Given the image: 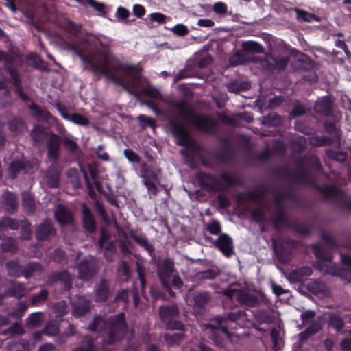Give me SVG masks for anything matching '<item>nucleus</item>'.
<instances>
[{"instance_id":"obj_49","label":"nucleus","mask_w":351,"mask_h":351,"mask_svg":"<svg viewBox=\"0 0 351 351\" xmlns=\"http://www.w3.org/2000/svg\"><path fill=\"white\" fill-rule=\"evenodd\" d=\"M10 130L16 134L23 133L27 130L25 122L21 118L14 117L9 122Z\"/></svg>"},{"instance_id":"obj_50","label":"nucleus","mask_w":351,"mask_h":351,"mask_svg":"<svg viewBox=\"0 0 351 351\" xmlns=\"http://www.w3.org/2000/svg\"><path fill=\"white\" fill-rule=\"evenodd\" d=\"M323 126L325 131L332 136L336 140L339 141L341 138V130L337 128L334 122L325 121L323 123Z\"/></svg>"},{"instance_id":"obj_56","label":"nucleus","mask_w":351,"mask_h":351,"mask_svg":"<svg viewBox=\"0 0 351 351\" xmlns=\"http://www.w3.org/2000/svg\"><path fill=\"white\" fill-rule=\"evenodd\" d=\"M326 154L329 158L339 162H345L347 158V154L343 151L328 149L326 150Z\"/></svg>"},{"instance_id":"obj_53","label":"nucleus","mask_w":351,"mask_h":351,"mask_svg":"<svg viewBox=\"0 0 351 351\" xmlns=\"http://www.w3.org/2000/svg\"><path fill=\"white\" fill-rule=\"evenodd\" d=\"M282 117L276 112H271L265 116L263 118V124L269 126H279L282 124Z\"/></svg>"},{"instance_id":"obj_26","label":"nucleus","mask_w":351,"mask_h":351,"mask_svg":"<svg viewBox=\"0 0 351 351\" xmlns=\"http://www.w3.org/2000/svg\"><path fill=\"white\" fill-rule=\"evenodd\" d=\"M138 230L131 229L129 231L130 236L133 239V240L141 247H143L145 250H146L148 254L151 257L155 256V247L154 246L150 243L147 239L145 235L140 232V234H138Z\"/></svg>"},{"instance_id":"obj_8","label":"nucleus","mask_w":351,"mask_h":351,"mask_svg":"<svg viewBox=\"0 0 351 351\" xmlns=\"http://www.w3.org/2000/svg\"><path fill=\"white\" fill-rule=\"evenodd\" d=\"M174 262L169 258H163L156 263V272L158 278L164 288L171 297L174 298L176 294L171 289L170 282L174 275Z\"/></svg>"},{"instance_id":"obj_46","label":"nucleus","mask_w":351,"mask_h":351,"mask_svg":"<svg viewBox=\"0 0 351 351\" xmlns=\"http://www.w3.org/2000/svg\"><path fill=\"white\" fill-rule=\"evenodd\" d=\"M5 267L8 271V274L10 276L19 278L23 275L22 265H21L16 261H8L5 263Z\"/></svg>"},{"instance_id":"obj_10","label":"nucleus","mask_w":351,"mask_h":351,"mask_svg":"<svg viewBox=\"0 0 351 351\" xmlns=\"http://www.w3.org/2000/svg\"><path fill=\"white\" fill-rule=\"evenodd\" d=\"M223 294L230 301L236 300L241 306L256 307L260 302L257 296L241 289H227Z\"/></svg>"},{"instance_id":"obj_25","label":"nucleus","mask_w":351,"mask_h":351,"mask_svg":"<svg viewBox=\"0 0 351 351\" xmlns=\"http://www.w3.org/2000/svg\"><path fill=\"white\" fill-rule=\"evenodd\" d=\"M314 188L323 195L326 201H329L332 198L341 199L343 196V191L335 185L321 186L315 184Z\"/></svg>"},{"instance_id":"obj_32","label":"nucleus","mask_w":351,"mask_h":351,"mask_svg":"<svg viewBox=\"0 0 351 351\" xmlns=\"http://www.w3.org/2000/svg\"><path fill=\"white\" fill-rule=\"evenodd\" d=\"M79 277L83 280L92 278L95 274V269L89 260H84L78 265Z\"/></svg>"},{"instance_id":"obj_20","label":"nucleus","mask_w":351,"mask_h":351,"mask_svg":"<svg viewBox=\"0 0 351 351\" xmlns=\"http://www.w3.org/2000/svg\"><path fill=\"white\" fill-rule=\"evenodd\" d=\"M56 234V230L53 223L49 220H45L35 230L36 238L39 241H48L54 237Z\"/></svg>"},{"instance_id":"obj_22","label":"nucleus","mask_w":351,"mask_h":351,"mask_svg":"<svg viewBox=\"0 0 351 351\" xmlns=\"http://www.w3.org/2000/svg\"><path fill=\"white\" fill-rule=\"evenodd\" d=\"M77 54L85 64L84 69L91 71L94 73L106 74L108 73V69L96 63L90 55L86 54L82 50L77 51Z\"/></svg>"},{"instance_id":"obj_63","label":"nucleus","mask_w":351,"mask_h":351,"mask_svg":"<svg viewBox=\"0 0 351 351\" xmlns=\"http://www.w3.org/2000/svg\"><path fill=\"white\" fill-rule=\"evenodd\" d=\"M291 230L298 233L300 235L308 236L311 234V228L306 225L293 222L291 226Z\"/></svg>"},{"instance_id":"obj_61","label":"nucleus","mask_w":351,"mask_h":351,"mask_svg":"<svg viewBox=\"0 0 351 351\" xmlns=\"http://www.w3.org/2000/svg\"><path fill=\"white\" fill-rule=\"evenodd\" d=\"M49 291L46 289H41L38 293L34 294L31 298L32 305H37L47 300Z\"/></svg>"},{"instance_id":"obj_18","label":"nucleus","mask_w":351,"mask_h":351,"mask_svg":"<svg viewBox=\"0 0 351 351\" xmlns=\"http://www.w3.org/2000/svg\"><path fill=\"white\" fill-rule=\"evenodd\" d=\"M247 319V314L243 310L226 312L222 315H218L214 319L217 324L228 325L229 329L232 323H236L239 321L244 322Z\"/></svg>"},{"instance_id":"obj_58","label":"nucleus","mask_w":351,"mask_h":351,"mask_svg":"<svg viewBox=\"0 0 351 351\" xmlns=\"http://www.w3.org/2000/svg\"><path fill=\"white\" fill-rule=\"evenodd\" d=\"M27 308L28 306L25 302H19L16 308L12 311L9 313V315L15 319H20L24 316Z\"/></svg>"},{"instance_id":"obj_38","label":"nucleus","mask_w":351,"mask_h":351,"mask_svg":"<svg viewBox=\"0 0 351 351\" xmlns=\"http://www.w3.org/2000/svg\"><path fill=\"white\" fill-rule=\"evenodd\" d=\"M109 284L108 282L102 279L96 289L95 300L97 302H104L106 301L109 295Z\"/></svg>"},{"instance_id":"obj_54","label":"nucleus","mask_w":351,"mask_h":351,"mask_svg":"<svg viewBox=\"0 0 351 351\" xmlns=\"http://www.w3.org/2000/svg\"><path fill=\"white\" fill-rule=\"evenodd\" d=\"M13 64L14 63H10L9 64L5 65L4 68L10 76L13 86H19V84H21V80L19 77V71L13 66Z\"/></svg>"},{"instance_id":"obj_44","label":"nucleus","mask_w":351,"mask_h":351,"mask_svg":"<svg viewBox=\"0 0 351 351\" xmlns=\"http://www.w3.org/2000/svg\"><path fill=\"white\" fill-rule=\"evenodd\" d=\"M43 271V267L40 263L37 262H29L27 265L22 266V276L26 279L30 278L34 273H41Z\"/></svg>"},{"instance_id":"obj_27","label":"nucleus","mask_w":351,"mask_h":351,"mask_svg":"<svg viewBox=\"0 0 351 351\" xmlns=\"http://www.w3.org/2000/svg\"><path fill=\"white\" fill-rule=\"evenodd\" d=\"M82 224L84 228L90 234H93L97 230V223L90 208L86 204L82 205Z\"/></svg>"},{"instance_id":"obj_3","label":"nucleus","mask_w":351,"mask_h":351,"mask_svg":"<svg viewBox=\"0 0 351 351\" xmlns=\"http://www.w3.org/2000/svg\"><path fill=\"white\" fill-rule=\"evenodd\" d=\"M87 330L97 333L107 330L106 343L111 346L124 339L128 331V325L125 313L121 312L110 317L108 320L101 315H95Z\"/></svg>"},{"instance_id":"obj_1","label":"nucleus","mask_w":351,"mask_h":351,"mask_svg":"<svg viewBox=\"0 0 351 351\" xmlns=\"http://www.w3.org/2000/svg\"><path fill=\"white\" fill-rule=\"evenodd\" d=\"M108 73L102 74L106 76L114 84L121 86L130 95L134 97L145 96L153 99L159 100L162 97L160 92L154 87L149 80L143 75V68L140 64H130L118 62L114 70H119L130 80L119 77L110 68H106Z\"/></svg>"},{"instance_id":"obj_48","label":"nucleus","mask_w":351,"mask_h":351,"mask_svg":"<svg viewBox=\"0 0 351 351\" xmlns=\"http://www.w3.org/2000/svg\"><path fill=\"white\" fill-rule=\"evenodd\" d=\"M243 50L249 53H263L265 52L263 46L254 41H246L242 45Z\"/></svg>"},{"instance_id":"obj_39","label":"nucleus","mask_w":351,"mask_h":351,"mask_svg":"<svg viewBox=\"0 0 351 351\" xmlns=\"http://www.w3.org/2000/svg\"><path fill=\"white\" fill-rule=\"evenodd\" d=\"M22 205L23 210L27 215H32L36 210V205L33 196L30 193L23 191L21 193Z\"/></svg>"},{"instance_id":"obj_59","label":"nucleus","mask_w":351,"mask_h":351,"mask_svg":"<svg viewBox=\"0 0 351 351\" xmlns=\"http://www.w3.org/2000/svg\"><path fill=\"white\" fill-rule=\"evenodd\" d=\"M21 236L20 239L21 240L27 241L31 239L32 237V229H31V224L27 220L21 221Z\"/></svg>"},{"instance_id":"obj_52","label":"nucleus","mask_w":351,"mask_h":351,"mask_svg":"<svg viewBox=\"0 0 351 351\" xmlns=\"http://www.w3.org/2000/svg\"><path fill=\"white\" fill-rule=\"evenodd\" d=\"M247 61L246 56L239 51H237L232 55L228 60L230 65L232 66L245 64Z\"/></svg>"},{"instance_id":"obj_51","label":"nucleus","mask_w":351,"mask_h":351,"mask_svg":"<svg viewBox=\"0 0 351 351\" xmlns=\"http://www.w3.org/2000/svg\"><path fill=\"white\" fill-rule=\"evenodd\" d=\"M228 92L232 93H238L243 90H246L250 88L247 82H239L237 81H232L226 85Z\"/></svg>"},{"instance_id":"obj_7","label":"nucleus","mask_w":351,"mask_h":351,"mask_svg":"<svg viewBox=\"0 0 351 351\" xmlns=\"http://www.w3.org/2000/svg\"><path fill=\"white\" fill-rule=\"evenodd\" d=\"M158 315L167 330L185 331L184 324L179 320L180 310L177 304L160 306L158 308Z\"/></svg>"},{"instance_id":"obj_33","label":"nucleus","mask_w":351,"mask_h":351,"mask_svg":"<svg viewBox=\"0 0 351 351\" xmlns=\"http://www.w3.org/2000/svg\"><path fill=\"white\" fill-rule=\"evenodd\" d=\"M308 291L315 295L328 296L330 294L326 283L319 280H315L307 285Z\"/></svg>"},{"instance_id":"obj_31","label":"nucleus","mask_w":351,"mask_h":351,"mask_svg":"<svg viewBox=\"0 0 351 351\" xmlns=\"http://www.w3.org/2000/svg\"><path fill=\"white\" fill-rule=\"evenodd\" d=\"M194 308L199 310V313H204L205 306L211 300V295L209 291H198L193 295Z\"/></svg>"},{"instance_id":"obj_60","label":"nucleus","mask_w":351,"mask_h":351,"mask_svg":"<svg viewBox=\"0 0 351 351\" xmlns=\"http://www.w3.org/2000/svg\"><path fill=\"white\" fill-rule=\"evenodd\" d=\"M181 332H177L173 334H165L164 335V339L168 344L170 345L179 344L184 337V331Z\"/></svg>"},{"instance_id":"obj_24","label":"nucleus","mask_w":351,"mask_h":351,"mask_svg":"<svg viewBox=\"0 0 351 351\" xmlns=\"http://www.w3.org/2000/svg\"><path fill=\"white\" fill-rule=\"evenodd\" d=\"M271 222L274 228L278 230L284 228L291 229V226L293 223L291 221L285 208H276V215Z\"/></svg>"},{"instance_id":"obj_41","label":"nucleus","mask_w":351,"mask_h":351,"mask_svg":"<svg viewBox=\"0 0 351 351\" xmlns=\"http://www.w3.org/2000/svg\"><path fill=\"white\" fill-rule=\"evenodd\" d=\"M254 318L259 324H272L275 317L268 309H260L254 312Z\"/></svg>"},{"instance_id":"obj_13","label":"nucleus","mask_w":351,"mask_h":351,"mask_svg":"<svg viewBox=\"0 0 351 351\" xmlns=\"http://www.w3.org/2000/svg\"><path fill=\"white\" fill-rule=\"evenodd\" d=\"M218 248L226 257H230L234 253V246L232 239L227 234H219L217 240H213L212 237L206 238Z\"/></svg>"},{"instance_id":"obj_2","label":"nucleus","mask_w":351,"mask_h":351,"mask_svg":"<svg viewBox=\"0 0 351 351\" xmlns=\"http://www.w3.org/2000/svg\"><path fill=\"white\" fill-rule=\"evenodd\" d=\"M108 73L102 74L106 76L114 84L121 86L130 95L134 97L145 96L153 99L159 100L162 97L160 92L154 87L149 80L143 75V68L140 64H130L118 62L114 70H119L130 80L119 77L110 68H106Z\"/></svg>"},{"instance_id":"obj_55","label":"nucleus","mask_w":351,"mask_h":351,"mask_svg":"<svg viewBox=\"0 0 351 351\" xmlns=\"http://www.w3.org/2000/svg\"><path fill=\"white\" fill-rule=\"evenodd\" d=\"M116 229L117 230L118 233L125 239L124 240H121L120 241L121 250L125 254L130 253V250H129V245H130V241L128 239L127 233L117 223L116 224Z\"/></svg>"},{"instance_id":"obj_36","label":"nucleus","mask_w":351,"mask_h":351,"mask_svg":"<svg viewBox=\"0 0 351 351\" xmlns=\"http://www.w3.org/2000/svg\"><path fill=\"white\" fill-rule=\"evenodd\" d=\"M11 285L5 292L6 295L14 297L21 299L25 295L26 286L25 283L21 282H12Z\"/></svg>"},{"instance_id":"obj_9","label":"nucleus","mask_w":351,"mask_h":351,"mask_svg":"<svg viewBox=\"0 0 351 351\" xmlns=\"http://www.w3.org/2000/svg\"><path fill=\"white\" fill-rule=\"evenodd\" d=\"M299 246V242L287 239L279 243L274 244V250L278 261L283 265L288 264L292 259L293 250H296Z\"/></svg>"},{"instance_id":"obj_30","label":"nucleus","mask_w":351,"mask_h":351,"mask_svg":"<svg viewBox=\"0 0 351 351\" xmlns=\"http://www.w3.org/2000/svg\"><path fill=\"white\" fill-rule=\"evenodd\" d=\"M29 161L22 160H12L8 167V178L12 180L16 179L20 172L29 167Z\"/></svg>"},{"instance_id":"obj_62","label":"nucleus","mask_w":351,"mask_h":351,"mask_svg":"<svg viewBox=\"0 0 351 351\" xmlns=\"http://www.w3.org/2000/svg\"><path fill=\"white\" fill-rule=\"evenodd\" d=\"M219 275L217 269H209L205 271L197 272V278L199 280H213Z\"/></svg>"},{"instance_id":"obj_28","label":"nucleus","mask_w":351,"mask_h":351,"mask_svg":"<svg viewBox=\"0 0 351 351\" xmlns=\"http://www.w3.org/2000/svg\"><path fill=\"white\" fill-rule=\"evenodd\" d=\"M55 219L62 226H65L71 225L73 223V216L72 213L66 210L62 204H59L55 212Z\"/></svg>"},{"instance_id":"obj_6","label":"nucleus","mask_w":351,"mask_h":351,"mask_svg":"<svg viewBox=\"0 0 351 351\" xmlns=\"http://www.w3.org/2000/svg\"><path fill=\"white\" fill-rule=\"evenodd\" d=\"M195 177L199 186L210 193L226 191L240 184L238 178L227 172L220 175V179L225 184L215 176L205 172H198Z\"/></svg>"},{"instance_id":"obj_15","label":"nucleus","mask_w":351,"mask_h":351,"mask_svg":"<svg viewBox=\"0 0 351 351\" xmlns=\"http://www.w3.org/2000/svg\"><path fill=\"white\" fill-rule=\"evenodd\" d=\"M63 285L64 289L69 291L72 287V278L67 270L53 272L49 275L46 280V284L49 287H53L56 284Z\"/></svg>"},{"instance_id":"obj_35","label":"nucleus","mask_w":351,"mask_h":351,"mask_svg":"<svg viewBox=\"0 0 351 351\" xmlns=\"http://www.w3.org/2000/svg\"><path fill=\"white\" fill-rule=\"evenodd\" d=\"M49 134L40 125H34L30 132V136L36 145H40L45 141H47Z\"/></svg>"},{"instance_id":"obj_17","label":"nucleus","mask_w":351,"mask_h":351,"mask_svg":"<svg viewBox=\"0 0 351 351\" xmlns=\"http://www.w3.org/2000/svg\"><path fill=\"white\" fill-rule=\"evenodd\" d=\"M265 193H271L274 196L276 208H285V200L295 201L297 195L291 188H285L281 193H278L274 187H264Z\"/></svg>"},{"instance_id":"obj_23","label":"nucleus","mask_w":351,"mask_h":351,"mask_svg":"<svg viewBox=\"0 0 351 351\" xmlns=\"http://www.w3.org/2000/svg\"><path fill=\"white\" fill-rule=\"evenodd\" d=\"M62 169L58 162H52L45 173L47 184L50 188H57L60 184Z\"/></svg>"},{"instance_id":"obj_42","label":"nucleus","mask_w":351,"mask_h":351,"mask_svg":"<svg viewBox=\"0 0 351 351\" xmlns=\"http://www.w3.org/2000/svg\"><path fill=\"white\" fill-rule=\"evenodd\" d=\"M1 244V249L3 252L16 254L19 251L18 241L16 239L11 237L3 238Z\"/></svg>"},{"instance_id":"obj_5","label":"nucleus","mask_w":351,"mask_h":351,"mask_svg":"<svg viewBox=\"0 0 351 351\" xmlns=\"http://www.w3.org/2000/svg\"><path fill=\"white\" fill-rule=\"evenodd\" d=\"M179 115L186 119L195 130L204 134L214 135L217 128V122L209 115L195 113L184 101L176 104Z\"/></svg>"},{"instance_id":"obj_57","label":"nucleus","mask_w":351,"mask_h":351,"mask_svg":"<svg viewBox=\"0 0 351 351\" xmlns=\"http://www.w3.org/2000/svg\"><path fill=\"white\" fill-rule=\"evenodd\" d=\"M332 143L333 139L326 136H314L311 140V144L315 147L331 145Z\"/></svg>"},{"instance_id":"obj_19","label":"nucleus","mask_w":351,"mask_h":351,"mask_svg":"<svg viewBox=\"0 0 351 351\" xmlns=\"http://www.w3.org/2000/svg\"><path fill=\"white\" fill-rule=\"evenodd\" d=\"M297 167L298 171L294 175L291 170L283 167L276 169V171L278 173H284L287 178L291 179L297 184L304 183L308 179V169L302 162L298 163Z\"/></svg>"},{"instance_id":"obj_64","label":"nucleus","mask_w":351,"mask_h":351,"mask_svg":"<svg viewBox=\"0 0 351 351\" xmlns=\"http://www.w3.org/2000/svg\"><path fill=\"white\" fill-rule=\"evenodd\" d=\"M141 177L143 182L147 181H159L156 173L149 167L145 168L141 171Z\"/></svg>"},{"instance_id":"obj_4","label":"nucleus","mask_w":351,"mask_h":351,"mask_svg":"<svg viewBox=\"0 0 351 351\" xmlns=\"http://www.w3.org/2000/svg\"><path fill=\"white\" fill-rule=\"evenodd\" d=\"M179 115L186 119L195 130L204 134L214 135L217 128V122L209 115L195 113L184 101L176 104Z\"/></svg>"},{"instance_id":"obj_11","label":"nucleus","mask_w":351,"mask_h":351,"mask_svg":"<svg viewBox=\"0 0 351 351\" xmlns=\"http://www.w3.org/2000/svg\"><path fill=\"white\" fill-rule=\"evenodd\" d=\"M169 129L177 140V145H186L190 140V135L186 125L175 119L169 120Z\"/></svg>"},{"instance_id":"obj_34","label":"nucleus","mask_w":351,"mask_h":351,"mask_svg":"<svg viewBox=\"0 0 351 351\" xmlns=\"http://www.w3.org/2000/svg\"><path fill=\"white\" fill-rule=\"evenodd\" d=\"M2 202L6 207V210L14 213L17 210L18 201L15 193L7 190L2 195Z\"/></svg>"},{"instance_id":"obj_12","label":"nucleus","mask_w":351,"mask_h":351,"mask_svg":"<svg viewBox=\"0 0 351 351\" xmlns=\"http://www.w3.org/2000/svg\"><path fill=\"white\" fill-rule=\"evenodd\" d=\"M206 328L211 331L210 339L219 348L224 346L225 338L230 336L229 326L228 325L208 324Z\"/></svg>"},{"instance_id":"obj_47","label":"nucleus","mask_w":351,"mask_h":351,"mask_svg":"<svg viewBox=\"0 0 351 351\" xmlns=\"http://www.w3.org/2000/svg\"><path fill=\"white\" fill-rule=\"evenodd\" d=\"M314 254L319 261L331 263L332 256L330 253L322 248L319 243L313 245Z\"/></svg>"},{"instance_id":"obj_16","label":"nucleus","mask_w":351,"mask_h":351,"mask_svg":"<svg viewBox=\"0 0 351 351\" xmlns=\"http://www.w3.org/2000/svg\"><path fill=\"white\" fill-rule=\"evenodd\" d=\"M289 62V57L288 56L270 57L263 58L261 60V64L268 71H277L280 72L286 69Z\"/></svg>"},{"instance_id":"obj_14","label":"nucleus","mask_w":351,"mask_h":351,"mask_svg":"<svg viewBox=\"0 0 351 351\" xmlns=\"http://www.w3.org/2000/svg\"><path fill=\"white\" fill-rule=\"evenodd\" d=\"M61 144V137L51 131L46 141L47 148V156L49 160L51 162H58L60 158V148Z\"/></svg>"},{"instance_id":"obj_29","label":"nucleus","mask_w":351,"mask_h":351,"mask_svg":"<svg viewBox=\"0 0 351 351\" xmlns=\"http://www.w3.org/2000/svg\"><path fill=\"white\" fill-rule=\"evenodd\" d=\"M332 101L328 97H324L317 101L315 105V111L323 116L329 117L332 114Z\"/></svg>"},{"instance_id":"obj_45","label":"nucleus","mask_w":351,"mask_h":351,"mask_svg":"<svg viewBox=\"0 0 351 351\" xmlns=\"http://www.w3.org/2000/svg\"><path fill=\"white\" fill-rule=\"evenodd\" d=\"M71 351H99V350L95 344L93 337L86 335L83 337L80 346Z\"/></svg>"},{"instance_id":"obj_21","label":"nucleus","mask_w":351,"mask_h":351,"mask_svg":"<svg viewBox=\"0 0 351 351\" xmlns=\"http://www.w3.org/2000/svg\"><path fill=\"white\" fill-rule=\"evenodd\" d=\"M219 141L222 145V149L215 154V157L220 162H228L234 156L230 139L228 137H221Z\"/></svg>"},{"instance_id":"obj_43","label":"nucleus","mask_w":351,"mask_h":351,"mask_svg":"<svg viewBox=\"0 0 351 351\" xmlns=\"http://www.w3.org/2000/svg\"><path fill=\"white\" fill-rule=\"evenodd\" d=\"M28 108L31 111L32 116L34 118L47 121L51 117V113L48 110L42 109L37 104L32 101L28 106Z\"/></svg>"},{"instance_id":"obj_40","label":"nucleus","mask_w":351,"mask_h":351,"mask_svg":"<svg viewBox=\"0 0 351 351\" xmlns=\"http://www.w3.org/2000/svg\"><path fill=\"white\" fill-rule=\"evenodd\" d=\"M345 322L343 318L337 314L331 313L328 316V327L334 329L337 333L343 334Z\"/></svg>"},{"instance_id":"obj_37","label":"nucleus","mask_w":351,"mask_h":351,"mask_svg":"<svg viewBox=\"0 0 351 351\" xmlns=\"http://www.w3.org/2000/svg\"><path fill=\"white\" fill-rule=\"evenodd\" d=\"M90 310V302L87 300L80 299L73 305V315L80 317L86 314Z\"/></svg>"}]
</instances>
